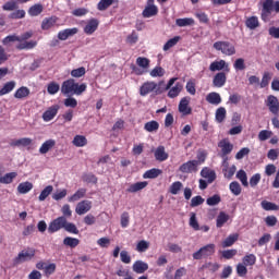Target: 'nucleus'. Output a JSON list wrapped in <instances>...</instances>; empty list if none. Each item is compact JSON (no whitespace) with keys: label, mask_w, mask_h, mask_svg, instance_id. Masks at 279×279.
I'll use <instances>...</instances> for the list:
<instances>
[{"label":"nucleus","mask_w":279,"mask_h":279,"mask_svg":"<svg viewBox=\"0 0 279 279\" xmlns=\"http://www.w3.org/2000/svg\"><path fill=\"white\" fill-rule=\"evenodd\" d=\"M86 83H77L74 78H69L64 81L61 85V94L65 95L66 97H73V95H82L86 93Z\"/></svg>","instance_id":"1"},{"label":"nucleus","mask_w":279,"mask_h":279,"mask_svg":"<svg viewBox=\"0 0 279 279\" xmlns=\"http://www.w3.org/2000/svg\"><path fill=\"white\" fill-rule=\"evenodd\" d=\"M162 86H165V81H159L158 83L154 81L145 82L140 87L141 97H147L149 93H155V95H162Z\"/></svg>","instance_id":"2"},{"label":"nucleus","mask_w":279,"mask_h":279,"mask_svg":"<svg viewBox=\"0 0 279 279\" xmlns=\"http://www.w3.org/2000/svg\"><path fill=\"white\" fill-rule=\"evenodd\" d=\"M32 36H34V33L32 32H26L21 36H19L20 44L16 46V49L19 51H23L25 49L26 50L34 49L38 45V41H34V40L27 41L29 40V38H32Z\"/></svg>","instance_id":"3"},{"label":"nucleus","mask_w":279,"mask_h":279,"mask_svg":"<svg viewBox=\"0 0 279 279\" xmlns=\"http://www.w3.org/2000/svg\"><path fill=\"white\" fill-rule=\"evenodd\" d=\"M214 49L220 51L222 56H234L236 48L230 41H216L214 43Z\"/></svg>","instance_id":"4"},{"label":"nucleus","mask_w":279,"mask_h":279,"mask_svg":"<svg viewBox=\"0 0 279 279\" xmlns=\"http://www.w3.org/2000/svg\"><path fill=\"white\" fill-rule=\"evenodd\" d=\"M216 252V246L215 244H207L203 247H201L198 251L193 253V258L194 260H202V258H208L213 256Z\"/></svg>","instance_id":"5"},{"label":"nucleus","mask_w":279,"mask_h":279,"mask_svg":"<svg viewBox=\"0 0 279 279\" xmlns=\"http://www.w3.org/2000/svg\"><path fill=\"white\" fill-rule=\"evenodd\" d=\"M66 221H68L66 218L61 216L50 221L48 225L49 234H56V232H60V230H64L66 228Z\"/></svg>","instance_id":"6"},{"label":"nucleus","mask_w":279,"mask_h":279,"mask_svg":"<svg viewBox=\"0 0 279 279\" xmlns=\"http://www.w3.org/2000/svg\"><path fill=\"white\" fill-rule=\"evenodd\" d=\"M34 256H36V250L28 247L19 253V255L13 259V265L16 267V265H21V263H27V260H32Z\"/></svg>","instance_id":"7"},{"label":"nucleus","mask_w":279,"mask_h":279,"mask_svg":"<svg viewBox=\"0 0 279 279\" xmlns=\"http://www.w3.org/2000/svg\"><path fill=\"white\" fill-rule=\"evenodd\" d=\"M143 19H151V16H158V7L154 0H147L146 7L142 12Z\"/></svg>","instance_id":"8"},{"label":"nucleus","mask_w":279,"mask_h":279,"mask_svg":"<svg viewBox=\"0 0 279 279\" xmlns=\"http://www.w3.org/2000/svg\"><path fill=\"white\" fill-rule=\"evenodd\" d=\"M218 147H220L221 153H220V158L227 159L230 154H232V150L234 149V145L230 143L229 140H221L218 143Z\"/></svg>","instance_id":"9"},{"label":"nucleus","mask_w":279,"mask_h":279,"mask_svg":"<svg viewBox=\"0 0 279 279\" xmlns=\"http://www.w3.org/2000/svg\"><path fill=\"white\" fill-rule=\"evenodd\" d=\"M199 167V161L190 160L180 166L179 171L181 173H197V168Z\"/></svg>","instance_id":"10"},{"label":"nucleus","mask_w":279,"mask_h":279,"mask_svg":"<svg viewBox=\"0 0 279 279\" xmlns=\"http://www.w3.org/2000/svg\"><path fill=\"white\" fill-rule=\"evenodd\" d=\"M209 71H211V73L217 71H225V73H228L230 71V65L223 59L219 61H213L209 65Z\"/></svg>","instance_id":"11"},{"label":"nucleus","mask_w":279,"mask_h":279,"mask_svg":"<svg viewBox=\"0 0 279 279\" xmlns=\"http://www.w3.org/2000/svg\"><path fill=\"white\" fill-rule=\"evenodd\" d=\"M226 82H228V75L226 72H218L213 77L214 88H223V86H226Z\"/></svg>","instance_id":"12"},{"label":"nucleus","mask_w":279,"mask_h":279,"mask_svg":"<svg viewBox=\"0 0 279 279\" xmlns=\"http://www.w3.org/2000/svg\"><path fill=\"white\" fill-rule=\"evenodd\" d=\"M189 104H191V98L189 97H183L179 102V112L183 114V117H187V114H192L193 112Z\"/></svg>","instance_id":"13"},{"label":"nucleus","mask_w":279,"mask_h":279,"mask_svg":"<svg viewBox=\"0 0 279 279\" xmlns=\"http://www.w3.org/2000/svg\"><path fill=\"white\" fill-rule=\"evenodd\" d=\"M266 106L268 107L269 111L272 114H278L279 112V101H278V97L274 96V95H269L267 97L266 100Z\"/></svg>","instance_id":"14"},{"label":"nucleus","mask_w":279,"mask_h":279,"mask_svg":"<svg viewBox=\"0 0 279 279\" xmlns=\"http://www.w3.org/2000/svg\"><path fill=\"white\" fill-rule=\"evenodd\" d=\"M93 208V203L90 201H82L76 205V215H86Z\"/></svg>","instance_id":"15"},{"label":"nucleus","mask_w":279,"mask_h":279,"mask_svg":"<svg viewBox=\"0 0 279 279\" xmlns=\"http://www.w3.org/2000/svg\"><path fill=\"white\" fill-rule=\"evenodd\" d=\"M201 175L207 180L208 184H213L214 181L217 180V173L208 167L202 169Z\"/></svg>","instance_id":"16"},{"label":"nucleus","mask_w":279,"mask_h":279,"mask_svg":"<svg viewBox=\"0 0 279 279\" xmlns=\"http://www.w3.org/2000/svg\"><path fill=\"white\" fill-rule=\"evenodd\" d=\"M98 27H99V20L90 19L85 25L84 32L87 34V36H90L95 34V32H97Z\"/></svg>","instance_id":"17"},{"label":"nucleus","mask_w":279,"mask_h":279,"mask_svg":"<svg viewBox=\"0 0 279 279\" xmlns=\"http://www.w3.org/2000/svg\"><path fill=\"white\" fill-rule=\"evenodd\" d=\"M77 32H80V29H77V27L65 28L58 33V39L66 40V39L71 38V36H75V34H77Z\"/></svg>","instance_id":"18"},{"label":"nucleus","mask_w":279,"mask_h":279,"mask_svg":"<svg viewBox=\"0 0 279 279\" xmlns=\"http://www.w3.org/2000/svg\"><path fill=\"white\" fill-rule=\"evenodd\" d=\"M58 110H60V107H58V106H52V107L48 108L43 113V120L46 122L52 121V119L58 114Z\"/></svg>","instance_id":"19"},{"label":"nucleus","mask_w":279,"mask_h":279,"mask_svg":"<svg viewBox=\"0 0 279 279\" xmlns=\"http://www.w3.org/2000/svg\"><path fill=\"white\" fill-rule=\"evenodd\" d=\"M53 147H56V140H51V138L47 140L39 147V154H41V155L49 154V151H51V149H53Z\"/></svg>","instance_id":"20"},{"label":"nucleus","mask_w":279,"mask_h":279,"mask_svg":"<svg viewBox=\"0 0 279 279\" xmlns=\"http://www.w3.org/2000/svg\"><path fill=\"white\" fill-rule=\"evenodd\" d=\"M147 269H149V265L143 260H136L133 264V271L135 274H145V271H147Z\"/></svg>","instance_id":"21"},{"label":"nucleus","mask_w":279,"mask_h":279,"mask_svg":"<svg viewBox=\"0 0 279 279\" xmlns=\"http://www.w3.org/2000/svg\"><path fill=\"white\" fill-rule=\"evenodd\" d=\"M184 88V86L182 85V83H175V85L173 87H170L168 90V97L170 99H175V97H178L180 95V93H182V89Z\"/></svg>","instance_id":"22"},{"label":"nucleus","mask_w":279,"mask_h":279,"mask_svg":"<svg viewBox=\"0 0 279 279\" xmlns=\"http://www.w3.org/2000/svg\"><path fill=\"white\" fill-rule=\"evenodd\" d=\"M206 101L213 106H219L221 104V95L217 92H211L206 96Z\"/></svg>","instance_id":"23"},{"label":"nucleus","mask_w":279,"mask_h":279,"mask_svg":"<svg viewBox=\"0 0 279 279\" xmlns=\"http://www.w3.org/2000/svg\"><path fill=\"white\" fill-rule=\"evenodd\" d=\"M56 23H58L57 16L45 17L41 22V29H51V27H53Z\"/></svg>","instance_id":"24"},{"label":"nucleus","mask_w":279,"mask_h":279,"mask_svg":"<svg viewBox=\"0 0 279 279\" xmlns=\"http://www.w3.org/2000/svg\"><path fill=\"white\" fill-rule=\"evenodd\" d=\"M155 158L159 162H165L169 158V154L165 151V146H158L155 150Z\"/></svg>","instance_id":"25"},{"label":"nucleus","mask_w":279,"mask_h":279,"mask_svg":"<svg viewBox=\"0 0 279 279\" xmlns=\"http://www.w3.org/2000/svg\"><path fill=\"white\" fill-rule=\"evenodd\" d=\"M159 175H162V170H160L158 168H153L150 170H147L143 174V178H144V180H155V178H158Z\"/></svg>","instance_id":"26"},{"label":"nucleus","mask_w":279,"mask_h":279,"mask_svg":"<svg viewBox=\"0 0 279 279\" xmlns=\"http://www.w3.org/2000/svg\"><path fill=\"white\" fill-rule=\"evenodd\" d=\"M147 184V181L136 182L131 184L126 191L128 193H138V191H143V189H146Z\"/></svg>","instance_id":"27"},{"label":"nucleus","mask_w":279,"mask_h":279,"mask_svg":"<svg viewBox=\"0 0 279 279\" xmlns=\"http://www.w3.org/2000/svg\"><path fill=\"white\" fill-rule=\"evenodd\" d=\"M32 189H34V184L29 181L22 182L17 185V192L21 195H26V193H29V191H32Z\"/></svg>","instance_id":"28"},{"label":"nucleus","mask_w":279,"mask_h":279,"mask_svg":"<svg viewBox=\"0 0 279 279\" xmlns=\"http://www.w3.org/2000/svg\"><path fill=\"white\" fill-rule=\"evenodd\" d=\"M31 90L28 87L22 86L17 88L14 93L15 99H26V97H29Z\"/></svg>","instance_id":"29"},{"label":"nucleus","mask_w":279,"mask_h":279,"mask_svg":"<svg viewBox=\"0 0 279 279\" xmlns=\"http://www.w3.org/2000/svg\"><path fill=\"white\" fill-rule=\"evenodd\" d=\"M245 25L248 29H256L257 27H260V22L258 21V16H250L245 21Z\"/></svg>","instance_id":"30"},{"label":"nucleus","mask_w":279,"mask_h":279,"mask_svg":"<svg viewBox=\"0 0 279 279\" xmlns=\"http://www.w3.org/2000/svg\"><path fill=\"white\" fill-rule=\"evenodd\" d=\"M239 241V233H232L222 241V247H232Z\"/></svg>","instance_id":"31"},{"label":"nucleus","mask_w":279,"mask_h":279,"mask_svg":"<svg viewBox=\"0 0 279 279\" xmlns=\"http://www.w3.org/2000/svg\"><path fill=\"white\" fill-rule=\"evenodd\" d=\"M14 88H16V82H7L0 89V97H3V95H8L9 93H12Z\"/></svg>","instance_id":"32"},{"label":"nucleus","mask_w":279,"mask_h":279,"mask_svg":"<svg viewBox=\"0 0 279 279\" xmlns=\"http://www.w3.org/2000/svg\"><path fill=\"white\" fill-rule=\"evenodd\" d=\"M72 144L74 147H86V145H88V140L84 135H75Z\"/></svg>","instance_id":"33"},{"label":"nucleus","mask_w":279,"mask_h":279,"mask_svg":"<svg viewBox=\"0 0 279 279\" xmlns=\"http://www.w3.org/2000/svg\"><path fill=\"white\" fill-rule=\"evenodd\" d=\"M32 145V138L22 137L11 143V147H29Z\"/></svg>","instance_id":"34"},{"label":"nucleus","mask_w":279,"mask_h":279,"mask_svg":"<svg viewBox=\"0 0 279 279\" xmlns=\"http://www.w3.org/2000/svg\"><path fill=\"white\" fill-rule=\"evenodd\" d=\"M230 216L225 211H220L217 219H216V227L223 228L225 223H228Z\"/></svg>","instance_id":"35"},{"label":"nucleus","mask_w":279,"mask_h":279,"mask_svg":"<svg viewBox=\"0 0 279 279\" xmlns=\"http://www.w3.org/2000/svg\"><path fill=\"white\" fill-rule=\"evenodd\" d=\"M82 197H86V189H78L72 196L68 198V202H80Z\"/></svg>","instance_id":"36"},{"label":"nucleus","mask_w":279,"mask_h":279,"mask_svg":"<svg viewBox=\"0 0 279 279\" xmlns=\"http://www.w3.org/2000/svg\"><path fill=\"white\" fill-rule=\"evenodd\" d=\"M160 129V123H158V121L151 120L145 123L144 125V130L146 132H158V130Z\"/></svg>","instance_id":"37"},{"label":"nucleus","mask_w":279,"mask_h":279,"mask_svg":"<svg viewBox=\"0 0 279 279\" xmlns=\"http://www.w3.org/2000/svg\"><path fill=\"white\" fill-rule=\"evenodd\" d=\"M63 245H65L66 247H71L72 250H75V247L80 245V239L66 236L63 239Z\"/></svg>","instance_id":"38"},{"label":"nucleus","mask_w":279,"mask_h":279,"mask_svg":"<svg viewBox=\"0 0 279 279\" xmlns=\"http://www.w3.org/2000/svg\"><path fill=\"white\" fill-rule=\"evenodd\" d=\"M117 0H100L97 3V10L99 12H106V10H108V8H110V5H112Z\"/></svg>","instance_id":"39"},{"label":"nucleus","mask_w":279,"mask_h":279,"mask_svg":"<svg viewBox=\"0 0 279 279\" xmlns=\"http://www.w3.org/2000/svg\"><path fill=\"white\" fill-rule=\"evenodd\" d=\"M19 174L16 172H9L3 177H0V184H12L14 182V178Z\"/></svg>","instance_id":"40"},{"label":"nucleus","mask_w":279,"mask_h":279,"mask_svg":"<svg viewBox=\"0 0 279 279\" xmlns=\"http://www.w3.org/2000/svg\"><path fill=\"white\" fill-rule=\"evenodd\" d=\"M2 10L4 12H14V10H19V3L15 0H9L2 5Z\"/></svg>","instance_id":"41"},{"label":"nucleus","mask_w":279,"mask_h":279,"mask_svg":"<svg viewBox=\"0 0 279 279\" xmlns=\"http://www.w3.org/2000/svg\"><path fill=\"white\" fill-rule=\"evenodd\" d=\"M175 25H178V27H186L189 25H195V20H193V17L177 19Z\"/></svg>","instance_id":"42"},{"label":"nucleus","mask_w":279,"mask_h":279,"mask_svg":"<svg viewBox=\"0 0 279 279\" xmlns=\"http://www.w3.org/2000/svg\"><path fill=\"white\" fill-rule=\"evenodd\" d=\"M12 43H19V35L16 34L8 35L2 39V45L4 47H12Z\"/></svg>","instance_id":"43"},{"label":"nucleus","mask_w":279,"mask_h":279,"mask_svg":"<svg viewBox=\"0 0 279 279\" xmlns=\"http://www.w3.org/2000/svg\"><path fill=\"white\" fill-rule=\"evenodd\" d=\"M235 178L240 180L242 186H245V187L250 186V183L247 182V172H245V170H239L236 172Z\"/></svg>","instance_id":"44"},{"label":"nucleus","mask_w":279,"mask_h":279,"mask_svg":"<svg viewBox=\"0 0 279 279\" xmlns=\"http://www.w3.org/2000/svg\"><path fill=\"white\" fill-rule=\"evenodd\" d=\"M43 4H34L28 9L29 16H39V14H43Z\"/></svg>","instance_id":"45"},{"label":"nucleus","mask_w":279,"mask_h":279,"mask_svg":"<svg viewBox=\"0 0 279 279\" xmlns=\"http://www.w3.org/2000/svg\"><path fill=\"white\" fill-rule=\"evenodd\" d=\"M25 10L19 9L9 14V19H12L13 21H19L21 19H25Z\"/></svg>","instance_id":"46"},{"label":"nucleus","mask_w":279,"mask_h":279,"mask_svg":"<svg viewBox=\"0 0 279 279\" xmlns=\"http://www.w3.org/2000/svg\"><path fill=\"white\" fill-rule=\"evenodd\" d=\"M50 193H53V185H47L41 193L39 194V202H45L50 195Z\"/></svg>","instance_id":"47"},{"label":"nucleus","mask_w":279,"mask_h":279,"mask_svg":"<svg viewBox=\"0 0 279 279\" xmlns=\"http://www.w3.org/2000/svg\"><path fill=\"white\" fill-rule=\"evenodd\" d=\"M183 186L184 184H182L180 181L173 182L169 187V193H171V195H178V193L182 191Z\"/></svg>","instance_id":"48"},{"label":"nucleus","mask_w":279,"mask_h":279,"mask_svg":"<svg viewBox=\"0 0 279 279\" xmlns=\"http://www.w3.org/2000/svg\"><path fill=\"white\" fill-rule=\"evenodd\" d=\"M243 265L246 267H253V265H256V255L248 254L243 257Z\"/></svg>","instance_id":"49"},{"label":"nucleus","mask_w":279,"mask_h":279,"mask_svg":"<svg viewBox=\"0 0 279 279\" xmlns=\"http://www.w3.org/2000/svg\"><path fill=\"white\" fill-rule=\"evenodd\" d=\"M226 108L220 107L216 110V121L217 123H223V121H226Z\"/></svg>","instance_id":"50"},{"label":"nucleus","mask_w":279,"mask_h":279,"mask_svg":"<svg viewBox=\"0 0 279 279\" xmlns=\"http://www.w3.org/2000/svg\"><path fill=\"white\" fill-rule=\"evenodd\" d=\"M271 82V74L269 72H264L262 81L259 82V88H267Z\"/></svg>","instance_id":"51"},{"label":"nucleus","mask_w":279,"mask_h":279,"mask_svg":"<svg viewBox=\"0 0 279 279\" xmlns=\"http://www.w3.org/2000/svg\"><path fill=\"white\" fill-rule=\"evenodd\" d=\"M180 43V36H175L171 39H169L165 45H163V51H169V49L175 47Z\"/></svg>","instance_id":"52"},{"label":"nucleus","mask_w":279,"mask_h":279,"mask_svg":"<svg viewBox=\"0 0 279 279\" xmlns=\"http://www.w3.org/2000/svg\"><path fill=\"white\" fill-rule=\"evenodd\" d=\"M229 190L231 191V193H232L233 195H235V196L238 197V195H240V194H241V191H242L241 184H239L238 181H233V182H231V183L229 184Z\"/></svg>","instance_id":"53"},{"label":"nucleus","mask_w":279,"mask_h":279,"mask_svg":"<svg viewBox=\"0 0 279 279\" xmlns=\"http://www.w3.org/2000/svg\"><path fill=\"white\" fill-rule=\"evenodd\" d=\"M260 206L264 210H279V206L276 203H271L269 201H263Z\"/></svg>","instance_id":"54"},{"label":"nucleus","mask_w":279,"mask_h":279,"mask_svg":"<svg viewBox=\"0 0 279 279\" xmlns=\"http://www.w3.org/2000/svg\"><path fill=\"white\" fill-rule=\"evenodd\" d=\"M65 232H69L70 234H80V229H77V226L73 222H69V220L65 222Z\"/></svg>","instance_id":"55"},{"label":"nucleus","mask_w":279,"mask_h":279,"mask_svg":"<svg viewBox=\"0 0 279 279\" xmlns=\"http://www.w3.org/2000/svg\"><path fill=\"white\" fill-rule=\"evenodd\" d=\"M120 226L121 228H128L130 226V213L124 211L121 214Z\"/></svg>","instance_id":"56"},{"label":"nucleus","mask_w":279,"mask_h":279,"mask_svg":"<svg viewBox=\"0 0 279 279\" xmlns=\"http://www.w3.org/2000/svg\"><path fill=\"white\" fill-rule=\"evenodd\" d=\"M47 92L49 95H56L60 92V84L51 82L48 84Z\"/></svg>","instance_id":"57"},{"label":"nucleus","mask_w":279,"mask_h":279,"mask_svg":"<svg viewBox=\"0 0 279 279\" xmlns=\"http://www.w3.org/2000/svg\"><path fill=\"white\" fill-rule=\"evenodd\" d=\"M233 69L235 71H245V69H246L245 59H243V58L236 59L233 63Z\"/></svg>","instance_id":"58"},{"label":"nucleus","mask_w":279,"mask_h":279,"mask_svg":"<svg viewBox=\"0 0 279 279\" xmlns=\"http://www.w3.org/2000/svg\"><path fill=\"white\" fill-rule=\"evenodd\" d=\"M221 203V196L219 194L213 195L207 198L206 204L207 206H217V204Z\"/></svg>","instance_id":"59"},{"label":"nucleus","mask_w":279,"mask_h":279,"mask_svg":"<svg viewBox=\"0 0 279 279\" xmlns=\"http://www.w3.org/2000/svg\"><path fill=\"white\" fill-rule=\"evenodd\" d=\"M165 76V69L162 66H155L150 71V77H163Z\"/></svg>","instance_id":"60"},{"label":"nucleus","mask_w":279,"mask_h":279,"mask_svg":"<svg viewBox=\"0 0 279 279\" xmlns=\"http://www.w3.org/2000/svg\"><path fill=\"white\" fill-rule=\"evenodd\" d=\"M86 75V68L81 66L71 71L72 77H84Z\"/></svg>","instance_id":"61"},{"label":"nucleus","mask_w":279,"mask_h":279,"mask_svg":"<svg viewBox=\"0 0 279 279\" xmlns=\"http://www.w3.org/2000/svg\"><path fill=\"white\" fill-rule=\"evenodd\" d=\"M236 274L240 278H245V276H247V266H245V264H238Z\"/></svg>","instance_id":"62"},{"label":"nucleus","mask_w":279,"mask_h":279,"mask_svg":"<svg viewBox=\"0 0 279 279\" xmlns=\"http://www.w3.org/2000/svg\"><path fill=\"white\" fill-rule=\"evenodd\" d=\"M147 250H149V242L141 240L136 245V251L143 253L147 252Z\"/></svg>","instance_id":"63"},{"label":"nucleus","mask_w":279,"mask_h":279,"mask_svg":"<svg viewBox=\"0 0 279 279\" xmlns=\"http://www.w3.org/2000/svg\"><path fill=\"white\" fill-rule=\"evenodd\" d=\"M149 59L145 58V57H138L136 59V64H138L141 66V69H149Z\"/></svg>","instance_id":"64"}]
</instances>
